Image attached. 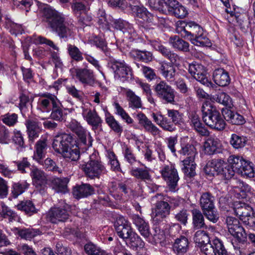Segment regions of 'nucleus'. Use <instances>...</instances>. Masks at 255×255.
<instances>
[{"instance_id": "obj_1", "label": "nucleus", "mask_w": 255, "mask_h": 255, "mask_svg": "<svg viewBox=\"0 0 255 255\" xmlns=\"http://www.w3.org/2000/svg\"><path fill=\"white\" fill-rule=\"evenodd\" d=\"M43 13L51 30L56 32L60 38L66 40L72 35L76 26L71 21H65L60 13L46 5L43 9Z\"/></svg>"}, {"instance_id": "obj_2", "label": "nucleus", "mask_w": 255, "mask_h": 255, "mask_svg": "<svg viewBox=\"0 0 255 255\" xmlns=\"http://www.w3.org/2000/svg\"><path fill=\"white\" fill-rule=\"evenodd\" d=\"M202 112L203 120L207 126L217 130H223L225 128V121L210 102L206 101L203 103Z\"/></svg>"}, {"instance_id": "obj_3", "label": "nucleus", "mask_w": 255, "mask_h": 255, "mask_svg": "<svg viewBox=\"0 0 255 255\" xmlns=\"http://www.w3.org/2000/svg\"><path fill=\"white\" fill-rule=\"evenodd\" d=\"M81 168L86 176L91 179H99L101 176L108 172L104 164L101 161L97 152H94L89 155V161L81 165Z\"/></svg>"}, {"instance_id": "obj_4", "label": "nucleus", "mask_w": 255, "mask_h": 255, "mask_svg": "<svg viewBox=\"0 0 255 255\" xmlns=\"http://www.w3.org/2000/svg\"><path fill=\"white\" fill-rule=\"evenodd\" d=\"M228 164L236 173L242 176L252 178L254 177V171L252 163L245 160L243 157L232 155L228 159Z\"/></svg>"}, {"instance_id": "obj_5", "label": "nucleus", "mask_w": 255, "mask_h": 255, "mask_svg": "<svg viewBox=\"0 0 255 255\" xmlns=\"http://www.w3.org/2000/svg\"><path fill=\"white\" fill-rule=\"evenodd\" d=\"M234 212L237 216L245 224L255 230V213L253 208L248 204L237 201L233 204Z\"/></svg>"}, {"instance_id": "obj_6", "label": "nucleus", "mask_w": 255, "mask_h": 255, "mask_svg": "<svg viewBox=\"0 0 255 255\" xmlns=\"http://www.w3.org/2000/svg\"><path fill=\"white\" fill-rule=\"evenodd\" d=\"M160 173L162 178L166 182L170 191L174 192L179 179L174 165L171 163L164 165L161 169Z\"/></svg>"}, {"instance_id": "obj_7", "label": "nucleus", "mask_w": 255, "mask_h": 255, "mask_svg": "<svg viewBox=\"0 0 255 255\" xmlns=\"http://www.w3.org/2000/svg\"><path fill=\"white\" fill-rule=\"evenodd\" d=\"M68 127L77 135L79 144L83 145V148L87 149L92 146V138L89 132L84 128L76 120H72L68 125Z\"/></svg>"}, {"instance_id": "obj_8", "label": "nucleus", "mask_w": 255, "mask_h": 255, "mask_svg": "<svg viewBox=\"0 0 255 255\" xmlns=\"http://www.w3.org/2000/svg\"><path fill=\"white\" fill-rule=\"evenodd\" d=\"M226 224L230 233L239 242H244L247 240V234L237 219L227 217Z\"/></svg>"}, {"instance_id": "obj_9", "label": "nucleus", "mask_w": 255, "mask_h": 255, "mask_svg": "<svg viewBox=\"0 0 255 255\" xmlns=\"http://www.w3.org/2000/svg\"><path fill=\"white\" fill-rule=\"evenodd\" d=\"M69 209L68 204L61 201L57 206L52 208L48 212V217L50 221L53 223L59 222H65L69 216L67 210Z\"/></svg>"}, {"instance_id": "obj_10", "label": "nucleus", "mask_w": 255, "mask_h": 255, "mask_svg": "<svg viewBox=\"0 0 255 255\" xmlns=\"http://www.w3.org/2000/svg\"><path fill=\"white\" fill-rule=\"evenodd\" d=\"M73 137L68 134L62 133L55 136L53 140L52 147L57 153L61 155L72 142H75Z\"/></svg>"}, {"instance_id": "obj_11", "label": "nucleus", "mask_w": 255, "mask_h": 255, "mask_svg": "<svg viewBox=\"0 0 255 255\" xmlns=\"http://www.w3.org/2000/svg\"><path fill=\"white\" fill-rule=\"evenodd\" d=\"M152 210V218L156 223L162 221L170 214L171 207L163 199H159Z\"/></svg>"}, {"instance_id": "obj_12", "label": "nucleus", "mask_w": 255, "mask_h": 255, "mask_svg": "<svg viewBox=\"0 0 255 255\" xmlns=\"http://www.w3.org/2000/svg\"><path fill=\"white\" fill-rule=\"evenodd\" d=\"M110 25L117 30L122 31L129 39H134L137 36L132 25L126 21L121 19H114L112 18L109 23V27Z\"/></svg>"}, {"instance_id": "obj_13", "label": "nucleus", "mask_w": 255, "mask_h": 255, "mask_svg": "<svg viewBox=\"0 0 255 255\" xmlns=\"http://www.w3.org/2000/svg\"><path fill=\"white\" fill-rule=\"evenodd\" d=\"M109 65L115 73V76L118 78L126 79L131 75V68L124 61H118L110 58Z\"/></svg>"}, {"instance_id": "obj_14", "label": "nucleus", "mask_w": 255, "mask_h": 255, "mask_svg": "<svg viewBox=\"0 0 255 255\" xmlns=\"http://www.w3.org/2000/svg\"><path fill=\"white\" fill-rule=\"evenodd\" d=\"M57 97L51 94H44L40 96L37 102V110L43 113H49L54 105L58 103Z\"/></svg>"}, {"instance_id": "obj_15", "label": "nucleus", "mask_w": 255, "mask_h": 255, "mask_svg": "<svg viewBox=\"0 0 255 255\" xmlns=\"http://www.w3.org/2000/svg\"><path fill=\"white\" fill-rule=\"evenodd\" d=\"M158 97L167 103H172L174 101V91L166 82L161 81L155 88Z\"/></svg>"}, {"instance_id": "obj_16", "label": "nucleus", "mask_w": 255, "mask_h": 255, "mask_svg": "<svg viewBox=\"0 0 255 255\" xmlns=\"http://www.w3.org/2000/svg\"><path fill=\"white\" fill-rule=\"evenodd\" d=\"M76 78L82 84L92 86L95 82V78L93 71L88 68H77L74 69Z\"/></svg>"}, {"instance_id": "obj_17", "label": "nucleus", "mask_w": 255, "mask_h": 255, "mask_svg": "<svg viewBox=\"0 0 255 255\" xmlns=\"http://www.w3.org/2000/svg\"><path fill=\"white\" fill-rule=\"evenodd\" d=\"M164 3L169 13L178 18H182L187 14L186 8L175 0H164Z\"/></svg>"}, {"instance_id": "obj_18", "label": "nucleus", "mask_w": 255, "mask_h": 255, "mask_svg": "<svg viewBox=\"0 0 255 255\" xmlns=\"http://www.w3.org/2000/svg\"><path fill=\"white\" fill-rule=\"evenodd\" d=\"M138 124L142 126L145 130L149 132L153 136L158 135L161 130L154 125L152 122L142 113H139L136 115Z\"/></svg>"}, {"instance_id": "obj_19", "label": "nucleus", "mask_w": 255, "mask_h": 255, "mask_svg": "<svg viewBox=\"0 0 255 255\" xmlns=\"http://www.w3.org/2000/svg\"><path fill=\"white\" fill-rule=\"evenodd\" d=\"M82 115L89 125L95 128H97L101 125L102 120L95 110L89 109L86 106L82 107Z\"/></svg>"}, {"instance_id": "obj_20", "label": "nucleus", "mask_w": 255, "mask_h": 255, "mask_svg": "<svg viewBox=\"0 0 255 255\" xmlns=\"http://www.w3.org/2000/svg\"><path fill=\"white\" fill-rule=\"evenodd\" d=\"M30 176L36 188H43L47 185V176L42 170L33 167L31 170Z\"/></svg>"}, {"instance_id": "obj_21", "label": "nucleus", "mask_w": 255, "mask_h": 255, "mask_svg": "<svg viewBox=\"0 0 255 255\" xmlns=\"http://www.w3.org/2000/svg\"><path fill=\"white\" fill-rule=\"evenodd\" d=\"M137 229L140 235L145 239H146L148 242H150V236L152 237L153 239V242L155 244L160 242L164 239L163 234L160 233L159 230L157 231L156 228L155 230L156 234L152 235L150 233L149 227L147 223L144 224V225H143L142 226L139 227Z\"/></svg>"}, {"instance_id": "obj_22", "label": "nucleus", "mask_w": 255, "mask_h": 255, "mask_svg": "<svg viewBox=\"0 0 255 255\" xmlns=\"http://www.w3.org/2000/svg\"><path fill=\"white\" fill-rule=\"evenodd\" d=\"M25 126L27 128L29 139L33 141L38 137L41 131L40 123L36 119H29L26 121Z\"/></svg>"}, {"instance_id": "obj_23", "label": "nucleus", "mask_w": 255, "mask_h": 255, "mask_svg": "<svg viewBox=\"0 0 255 255\" xmlns=\"http://www.w3.org/2000/svg\"><path fill=\"white\" fill-rule=\"evenodd\" d=\"M181 149L179 151V153L181 155L187 156L182 162L184 164L189 165L194 160L196 154V149L194 145L190 143H181Z\"/></svg>"}, {"instance_id": "obj_24", "label": "nucleus", "mask_w": 255, "mask_h": 255, "mask_svg": "<svg viewBox=\"0 0 255 255\" xmlns=\"http://www.w3.org/2000/svg\"><path fill=\"white\" fill-rule=\"evenodd\" d=\"M94 188L89 184L75 186L73 189L74 197L77 199L87 197L94 193Z\"/></svg>"}, {"instance_id": "obj_25", "label": "nucleus", "mask_w": 255, "mask_h": 255, "mask_svg": "<svg viewBox=\"0 0 255 255\" xmlns=\"http://www.w3.org/2000/svg\"><path fill=\"white\" fill-rule=\"evenodd\" d=\"M213 78L215 83L222 87L228 86L231 81L229 73L222 68L216 69L214 71Z\"/></svg>"}, {"instance_id": "obj_26", "label": "nucleus", "mask_w": 255, "mask_h": 255, "mask_svg": "<svg viewBox=\"0 0 255 255\" xmlns=\"http://www.w3.org/2000/svg\"><path fill=\"white\" fill-rule=\"evenodd\" d=\"M158 70L162 76L167 81H172L174 79L176 74V69L170 62L160 63Z\"/></svg>"}, {"instance_id": "obj_27", "label": "nucleus", "mask_w": 255, "mask_h": 255, "mask_svg": "<svg viewBox=\"0 0 255 255\" xmlns=\"http://www.w3.org/2000/svg\"><path fill=\"white\" fill-rule=\"evenodd\" d=\"M222 114L224 119L233 125H241L245 122V120L243 116L230 110H223Z\"/></svg>"}, {"instance_id": "obj_28", "label": "nucleus", "mask_w": 255, "mask_h": 255, "mask_svg": "<svg viewBox=\"0 0 255 255\" xmlns=\"http://www.w3.org/2000/svg\"><path fill=\"white\" fill-rule=\"evenodd\" d=\"M125 95L128 102V106L129 108L135 110L142 107V101L141 98L131 89H125Z\"/></svg>"}, {"instance_id": "obj_29", "label": "nucleus", "mask_w": 255, "mask_h": 255, "mask_svg": "<svg viewBox=\"0 0 255 255\" xmlns=\"http://www.w3.org/2000/svg\"><path fill=\"white\" fill-rule=\"evenodd\" d=\"M47 145L46 140H40L35 144V150L33 158L39 163H42V159L45 157Z\"/></svg>"}, {"instance_id": "obj_30", "label": "nucleus", "mask_w": 255, "mask_h": 255, "mask_svg": "<svg viewBox=\"0 0 255 255\" xmlns=\"http://www.w3.org/2000/svg\"><path fill=\"white\" fill-rule=\"evenodd\" d=\"M188 248V240L186 237L183 236L177 239L173 246L174 252L178 255H183L184 254L187 252Z\"/></svg>"}, {"instance_id": "obj_31", "label": "nucleus", "mask_w": 255, "mask_h": 255, "mask_svg": "<svg viewBox=\"0 0 255 255\" xmlns=\"http://www.w3.org/2000/svg\"><path fill=\"white\" fill-rule=\"evenodd\" d=\"M91 2V0H74L72 8L76 14H83L89 9Z\"/></svg>"}, {"instance_id": "obj_32", "label": "nucleus", "mask_w": 255, "mask_h": 255, "mask_svg": "<svg viewBox=\"0 0 255 255\" xmlns=\"http://www.w3.org/2000/svg\"><path fill=\"white\" fill-rule=\"evenodd\" d=\"M190 125L202 135H207L208 130L204 127L200 122L198 116L196 114H191L190 116Z\"/></svg>"}, {"instance_id": "obj_33", "label": "nucleus", "mask_w": 255, "mask_h": 255, "mask_svg": "<svg viewBox=\"0 0 255 255\" xmlns=\"http://www.w3.org/2000/svg\"><path fill=\"white\" fill-rule=\"evenodd\" d=\"M129 56L134 59L147 63L152 61L153 59L152 54L147 51H141L137 49L131 50L129 53Z\"/></svg>"}, {"instance_id": "obj_34", "label": "nucleus", "mask_w": 255, "mask_h": 255, "mask_svg": "<svg viewBox=\"0 0 255 255\" xmlns=\"http://www.w3.org/2000/svg\"><path fill=\"white\" fill-rule=\"evenodd\" d=\"M220 145L218 138L209 137L204 143L203 150L205 154L212 155L217 151Z\"/></svg>"}, {"instance_id": "obj_35", "label": "nucleus", "mask_w": 255, "mask_h": 255, "mask_svg": "<svg viewBox=\"0 0 255 255\" xmlns=\"http://www.w3.org/2000/svg\"><path fill=\"white\" fill-rule=\"evenodd\" d=\"M169 42L173 48L177 49L178 50L183 52L189 51V43L178 36H174L170 37Z\"/></svg>"}, {"instance_id": "obj_36", "label": "nucleus", "mask_w": 255, "mask_h": 255, "mask_svg": "<svg viewBox=\"0 0 255 255\" xmlns=\"http://www.w3.org/2000/svg\"><path fill=\"white\" fill-rule=\"evenodd\" d=\"M67 148L62 156L69 160H77L80 156L79 147L74 142H72Z\"/></svg>"}, {"instance_id": "obj_37", "label": "nucleus", "mask_w": 255, "mask_h": 255, "mask_svg": "<svg viewBox=\"0 0 255 255\" xmlns=\"http://www.w3.org/2000/svg\"><path fill=\"white\" fill-rule=\"evenodd\" d=\"M133 13L137 18L140 19L141 21L150 23L153 21V15L143 5L139 7Z\"/></svg>"}, {"instance_id": "obj_38", "label": "nucleus", "mask_w": 255, "mask_h": 255, "mask_svg": "<svg viewBox=\"0 0 255 255\" xmlns=\"http://www.w3.org/2000/svg\"><path fill=\"white\" fill-rule=\"evenodd\" d=\"M193 225L196 229L207 228L204 222V218L201 212L197 209L192 210Z\"/></svg>"}, {"instance_id": "obj_39", "label": "nucleus", "mask_w": 255, "mask_h": 255, "mask_svg": "<svg viewBox=\"0 0 255 255\" xmlns=\"http://www.w3.org/2000/svg\"><path fill=\"white\" fill-rule=\"evenodd\" d=\"M190 41L192 44L198 46H210L211 45L210 40L207 37L203 29H202V32L198 33L193 38L191 37Z\"/></svg>"}, {"instance_id": "obj_40", "label": "nucleus", "mask_w": 255, "mask_h": 255, "mask_svg": "<svg viewBox=\"0 0 255 255\" xmlns=\"http://www.w3.org/2000/svg\"><path fill=\"white\" fill-rule=\"evenodd\" d=\"M105 121L109 127L116 133L121 135L123 132V127L110 114L106 115Z\"/></svg>"}, {"instance_id": "obj_41", "label": "nucleus", "mask_w": 255, "mask_h": 255, "mask_svg": "<svg viewBox=\"0 0 255 255\" xmlns=\"http://www.w3.org/2000/svg\"><path fill=\"white\" fill-rule=\"evenodd\" d=\"M214 197L209 192L203 193L200 199V204L202 210L214 207Z\"/></svg>"}, {"instance_id": "obj_42", "label": "nucleus", "mask_w": 255, "mask_h": 255, "mask_svg": "<svg viewBox=\"0 0 255 255\" xmlns=\"http://www.w3.org/2000/svg\"><path fill=\"white\" fill-rule=\"evenodd\" d=\"M0 214L1 217L8 219L9 222L18 221L19 219V217L17 214L3 203L1 204V209Z\"/></svg>"}, {"instance_id": "obj_43", "label": "nucleus", "mask_w": 255, "mask_h": 255, "mask_svg": "<svg viewBox=\"0 0 255 255\" xmlns=\"http://www.w3.org/2000/svg\"><path fill=\"white\" fill-rule=\"evenodd\" d=\"M98 23L100 27L105 30H109V23L112 17L107 16L103 9H99L97 14Z\"/></svg>"}, {"instance_id": "obj_44", "label": "nucleus", "mask_w": 255, "mask_h": 255, "mask_svg": "<svg viewBox=\"0 0 255 255\" xmlns=\"http://www.w3.org/2000/svg\"><path fill=\"white\" fill-rule=\"evenodd\" d=\"M69 182L68 178H54L52 180L51 184L53 188L57 192H65L67 189V184Z\"/></svg>"}, {"instance_id": "obj_45", "label": "nucleus", "mask_w": 255, "mask_h": 255, "mask_svg": "<svg viewBox=\"0 0 255 255\" xmlns=\"http://www.w3.org/2000/svg\"><path fill=\"white\" fill-rule=\"evenodd\" d=\"M214 99L218 103L229 108H231L233 105L230 96L224 92L219 93L214 96Z\"/></svg>"}, {"instance_id": "obj_46", "label": "nucleus", "mask_w": 255, "mask_h": 255, "mask_svg": "<svg viewBox=\"0 0 255 255\" xmlns=\"http://www.w3.org/2000/svg\"><path fill=\"white\" fill-rule=\"evenodd\" d=\"M18 210L24 212L26 214L31 215L36 212L35 207L30 201H23L16 206Z\"/></svg>"}, {"instance_id": "obj_47", "label": "nucleus", "mask_w": 255, "mask_h": 255, "mask_svg": "<svg viewBox=\"0 0 255 255\" xmlns=\"http://www.w3.org/2000/svg\"><path fill=\"white\" fill-rule=\"evenodd\" d=\"M130 174L137 179L141 180H149L150 178L149 171L146 168H132L130 170Z\"/></svg>"}, {"instance_id": "obj_48", "label": "nucleus", "mask_w": 255, "mask_h": 255, "mask_svg": "<svg viewBox=\"0 0 255 255\" xmlns=\"http://www.w3.org/2000/svg\"><path fill=\"white\" fill-rule=\"evenodd\" d=\"M29 186V184L26 182H17L13 183L11 192L13 198H17L22 194Z\"/></svg>"}, {"instance_id": "obj_49", "label": "nucleus", "mask_w": 255, "mask_h": 255, "mask_svg": "<svg viewBox=\"0 0 255 255\" xmlns=\"http://www.w3.org/2000/svg\"><path fill=\"white\" fill-rule=\"evenodd\" d=\"M203 28L194 22L190 21L187 23L186 27L187 37L190 40L191 37L196 36L198 33L202 32Z\"/></svg>"}, {"instance_id": "obj_50", "label": "nucleus", "mask_w": 255, "mask_h": 255, "mask_svg": "<svg viewBox=\"0 0 255 255\" xmlns=\"http://www.w3.org/2000/svg\"><path fill=\"white\" fill-rule=\"evenodd\" d=\"M194 240L199 247L210 242L208 234L203 230H199L195 233Z\"/></svg>"}, {"instance_id": "obj_51", "label": "nucleus", "mask_w": 255, "mask_h": 255, "mask_svg": "<svg viewBox=\"0 0 255 255\" xmlns=\"http://www.w3.org/2000/svg\"><path fill=\"white\" fill-rule=\"evenodd\" d=\"M247 140L246 137L237 134H232L230 139V143L234 148H241L245 146Z\"/></svg>"}, {"instance_id": "obj_52", "label": "nucleus", "mask_w": 255, "mask_h": 255, "mask_svg": "<svg viewBox=\"0 0 255 255\" xmlns=\"http://www.w3.org/2000/svg\"><path fill=\"white\" fill-rule=\"evenodd\" d=\"M67 50L68 54L72 59L76 61L83 60L82 53L75 45L71 44H68L67 45Z\"/></svg>"}, {"instance_id": "obj_53", "label": "nucleus", "mask_w": 255, "mask_h": 255, "mask_svg": "<svg viewBox=\"0 0 255 255\" xmlns=\"http://www.w3.org/2000/svg\"><path fill=\"white\" fill-rule=\"evenodd\" d=\"M154 198H157L158 199H163L164 201L167 202L168 204H169V206L171 208H175L179 206L180 201L178 198L171 197L167 195H163L161 194H156Z\"/></svg>"}, {"instance_id": "obj_54", "label": "nucleus", "mask_w": 255, "mask_h": 255, "mask_svg": "<svg viewBox=\"0 0 255 255\" xmlns=\"http://www.w3.org/2000/svg\"><path fill=\"white\" fill-rule=\"evenodd\" d=\"M5 26L11 34L15 35L21 34L24 31L21 25L12 21L10 19H6Z\"/></svg>"}, {"instance_id": "obj_55", "label": "nucleus", "mask_w": 255, "mask_h": 255, "mask_svg": "<svg viewBox=\"0 0 255 255\" xmlns=\"http://www.w3.org/2000/svg\"><path fill=\"white\" fill-rule=\"evenodd\" d=\"M84 250L88 255H108L106 252L92 243L86 244Z\"/></svg>"}, {"instance_id": "obj_56", "label": "nucleus", "mask_w": 255, "mask_h": 255, "mask_svg": "<svg viewBox=\"0 0 255 255\" xmlns=\"http://www.w3.org/2000/svg\"><path fill=\"white\" fill-rule=\"evenodd\" d=\"M128 239H129V245L133 249H141L144 246V242L135 232L132 234L131 236Z\"/></svg>"}, {"instance_id": "obj_57", "label": "nucleus", "mask_w": 255, "mask_h": 255, "mask_svg": "<svg viewBox=\"0 0 255 255\" xmlns=\"http://www.w3.org/2000/svg\"><path fill=\"white\" fill-rule=\"evenodd\" d=\"M114 106L116 109V114L120 116L127 124H130L133 123V120L119 103H115Z\"/></svg>"}, {"instance_id": "obj_58", "label": "nucleus", "mask_w": 255, "mask_h": 255, "mask_svg": "<svg viewBox=\"0 0 255 255\" xmlns=\"http://www.w3.org/2000/svg\"><path fill=\"white\" fill-rule=\"evenodd\" d=\"M167 115L174 125H180L183 122L182 114L177 110L168 109Z\"/></svg>"}, {"instance_id": "obj_59", "label": "nucleus", "mask_w": 255, "mask_h": 255, "mask_svg": "<svg viewBox=\"0 0 255 255\" xmlns=\"http://www.w3.org/2000/svg\"><path fill=\"white\" fill-rule=\"evenodd\" d=\"M1 120L6 125L14 126L17 122L18 116L15 113H7L1 116Z\"/></svg>"}, {"instance_id": "obj_60", "label": "nucleus", "mask_w": 255, "mask_h": 255, "mask_svg": "<svg viewBox=\"0 0 255 255\" xmlns=\"http://www.w3.org/2000/svg\"><path fill=\"white\" fill-rule=\"evenodd\" d=\"M215 255H228L227 251L225 250L224 245L220 240L216 238L212 241Z\"/></svg>"}, {"instance_id": "obj_61", "label": "nucleus", "mask_w": 255, "mask_h": 255, "mask_svg": "<svg viewBox=\"0 0 255 255\" xmlns=\"http://www.w3.org/2000/svg\"><path fill=\"white\" fill-rule=\"evenodd\" d=\"M123 153L125 160L131 165L134 164L136 161V157L132 150L127 145H124L123 147Z\"/></svg>"}, {"instance_id": "obj_62", "label": "nucleus", "mask_w": 255, "mask_h": 255, "mask_svg": "<svg viewBox=\"0 0 255 255\" xmlns=\"http://www.w3.org/2000/svg\"><path fill=\"white\" fill-rule=\"evenodd\" d=\"M89 41L91 44L95 45L97 47L104 52L106 55L107 54L106 53L107 47L103 38L99 36H93L90 38Z\"/></svg>"}, {"instance_id": "obj_63", "label": "nucleus", "mask_w": 255, "mask_h": 255, "mask_svg": "<svg viewBox=\"0 0 255 255\" xmlns=\"http://www.w3.org/2000/svg\"><path fill=\"white\" fill-rule=\"evenodd\" d=\"M204 215L210 221L215 223L219 220V216L217 211L215 210V206L211 208L202 210Z\"/></svg>"}, {"instance_id": "obj_64", "label": "nucleus", "mask_w": 255, "mask_h": 255, "mask_svg": "<svg viewBox=\"0 0 255 255\" xmlns=\"http://www.w3.org/2000/svg\"><path fill=\"white\" fill-rule=\"evenodd\" d=\"M151 46L156 50L160 52V53L165 58H167L168 56L171 52L170 50L164 46L162 45L161 43L156 40L150 41Z\"/></svg>"}]
</instances>
